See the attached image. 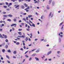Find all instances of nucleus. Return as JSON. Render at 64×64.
I'll return each mask as SVG.
<instances>
[{"instance_id":"obj_1","label":"nucleus","mask_w":64,"mask_h":64,"mask_svg":"<svg viewBox=\"0 0 64 64\" xmlns=\"http://www.w3.org/2000/svg\"><path fill=\"white\" fill-rule=\"evenodd\" d=\"M29 24L30 26H33L34 27H35V24H32V25L30 24V23H29Z\"/></svg>"},{"instance_id":"obj_2","label":"nucleus","mask_w":64,"mask_h":64,"mask_svg":"<svg viewBox=\"0 0 64 64\" xmlns=\"http://www.w3.org/2000/svg\"><path fill=\"white\" fill-rule=\"evenodd\" d=\"M2 35L3 36H4V38H5V39H6V38H7V36L6 35H5L4 34H2Z\"/></svg>"},{"instance_id":"obj_3","label":"nucleus","mask_w":64,"mask_h":64,"mask_svg":"<svg viewBox=\"0 0 64 64\" xmlns=\"http://www.w3.org/2000/svg\"><path fill=\"white\" fill-rule=\"evenodd\" d=\"M23 35H22V38H25V34L23 33Z\"/></svg>"},{"instance_id":"obj_4","label":"nucleus","mask_w":64,"mask_h":64,"mask_svg":"<svg viewBox=\"0 0 64 64\" xmlns=\"http://www.w3.org/2000/svg\"><path fill=\"white\" fill-rule=\"evenodd\" d=\"M51 51H50L49 52H48L47 54V55H49V54H50L51 53Z\"/></svg>"},{"instance_id":"obj_5","label":"nucleus","mask_w":64,"mask_h":64,"mask_svg":"<svg viewBox=\"0 0 64 64\" xmlns=\"http://www.w3.org/2000/svg\"><path fill=\"white\" fill-rule=\"evenodd\" d=\"M40 51V49L39 48L36 51V53H38Z\"/></svg>"},{"instance_id":"obj_6","label":"nucleus","mask_w":64,"mask_h":64,"mask_svg":"<svg viewBox=\"0 0 64 64\" xmlns=\"http://www.w3.org/2000/svg\"><path fill=\"white\" fill-rule=\"evenodd\" d=\"M14 6H16L15 8H17L18 7H19V5H18L17 6H16V5H15Z\"/></svg>"},{"instance_id":"obj_7","label":"nucleus","mask_w":64,"mask_h":64,"mask_svg":"<svg viewBox=\"0 0 64 64\" xmlns=\"http://www.w3.org/2000/svg\"><path fill=\"white\" fill-rule=\"evenodd\" d=\"M8 17H12V14H9L8 15Z\"/></svg>"},{"instance_id":"obj_8","label":"nucleus","mask_w":64,"mask_h":64,"mask_svg":"<svg viewBox=\"0 0 64 64\" xmlns=\"http://www.w3.org/2000/svg\"><path fill=\"white\" fill-rule=\"evenodd\" d=\"M58 35L59 36H60L62 38V37H63V35H60V33Z\"/></svg>"},{"instance_id":"obj_9","label":"nucleus","mask_w":64,"mask_h":64,"mask_svg":"<svg viewBox=\"0 0 64 64\" xmlns=\"http://www.w3.org/2000/svg\"><path fill=\"white\" fill-rule=\"evenodd\" d=\"M30 9V7L29 6H28V8H26L24 10H27V9Z\"/></svg>"},{"instance_id":"obj_10","label":"nucleus","mask_w":64,"mask_h":64,"mask_svg":"<svg viewBox=\"0 0 64 64\" xmlns=\"http://www.w3.org/2000/svg\"><path fill=\"white\" fill-rule=\"evenodd\" d=\"M13 53L14 54H16V53H17V52H16V50L14 51L13 52Z\"/></svg>"},{"instance_id":"obj_11","label":"nucleus","mask_w":64,"mask_h":64,"mask_svg":"<svg viewBox=\"0 0 64 64\" xmlns=\"http://www.w3.org/2000/svg\"><path fill=\"white\" fill-rule=\"evenodd\" d=\"M36 55V54L34 53L32 55H31V56H35Z\"/></svg>"},{"instance_id":"obj_12","label":"nucleus","mask_w":64,"mask_h":64,"mask_svg":"<svg viewBox=\"0 0 64 64\" xmlns=\"http://www.w3.org/2000/svg\"><path fill=\"white\" fill-rule=\"evenodd\" d=\"M3 16L4 17H7L8 16H7V15H4Z\"/></svg>"},{"instance_id":"obj_13","label":"nucleus","mask_w":64,"mask_h":64,"mask_svg":"<svg viewBox=\"0 0 64 64\" xmlns=\"http://www.w3.org/2000/svg\"><path fill=\"white\" fill-rule=\"evenodd\" d=\"M51 1H52V0H50L49 2V4H51Z\"/></svg>"},{"instance_id":"obj_14","label":"nucleus","mask_w":64,"mask_h":64,"mask_svg":"<svg viewBox=\"0 0 64 64\" xmlns=\"http://www.w3.org/2000/svg\"><path fill=\"white\" fill-rule=\"evenodd\" d=\"M21 8H22V9H24L25 7H24V6H21Z\"/></svg>"},{"instance_id":"obj_15","label":"nucleus","mask_w":64,"mask_h":64,"mask_svg":"<svg viewBox=\"0 0 64 64\" xmlns=\"http://www.w3.org/2000/svg\"><path fill=\"white\" fill-rule=\"evenodd\" d=\"M28 16L29 18H31V17H32V15H30Z\"/></svg>"},{"instance_id":"obj_16","label":"nucleus","mask_w":64,"mask_h":64,"mask_svg":"<svg viewBox=\"0 0 64 64\" xmlns=\"http://www.w3.org/2000/svg\"><path fill=\"white\" fill-rule=\"evenodd\" d=\"M35 59H36V61H38V60H39V59L38 58H37L36 57L35 58Z\"/></svg>"},{"instance_id":"obj_17","label":"nucleus","mask_w":64,"mask_h":64,"mask_svg":"<svg viewBox=\"0 0 64 64\" xmlns=\"http://www.w3.org/2000/svg\"><path fill=\"white\" fill-rule=\"evenodd\" d=\"M57 53L58 54H60V53H61V52H60V51H58L57 52Z\"/></svg>"},{"instance_id":"obj_18","label":"nucleus","mask_w":64,"mask_h":64,"mask_svg":"<svg viewBox=\"0 0 64 64\" xmlns=\"http://www.w3.org/2000/svg\"><path fill=\"white\" fill-rule=\"evenodd\" d=\"M8 52H9V53H11V51L10 50H8Z\"/></svg>"},{"instance_id":"obj_19","label":"nucleus","mask_w":64,"mask_h":64,"mask_svg":"<svg viewBox=\"0 0 64 64\" xmlns=\"http://www.w3.org/2000/svg\"><path fill=\"white\" fill-rule=\"evenodd\" d=\"M43 17H44V16H42L41 17V19H43Z\"/></svg>"},{"instance_id":"obj_20","label":"nucleus","mask_w":64,"mask_h":64,"mask_svg":"<svg viewBox=\"0 0 64 64\" xmlns=\"http://www.w3.org/2000/svg\"><path fill=\"white\" fill-rule=\"evenodd\" d=\"M52 14V12H50V14L49 15V17H50V16H51V14Z\"/></svg>"},{"instance_id":"obj_21","label":"nucleus","mask_w":64,"mask_h":64,"mask_svg":"<svg viewBox=\"0 0 64 64\" xmlns=\"http://www.w3.org/2000/svg\"><path fill=\"white\" fill-rule=\"evenodd\" d=\"M36 50V49H34L32 50H31L30 51H31V52H33L34 51H35V50Z\"/></svg>"},{"instance_id":"obj_22","label":"nucleus","mask_w":64,"mask_h":64,"mask_svg":"<svg viewBox=\"0 0 64 64\" xmlns=\"http://www.w3.org/2000/svg\"><path fill=\"white\" fill-rule=\"evenodd\" d=\"M2 51L3 53H4V52L5 51V50L4 49H3V50H2Z\"/></svg>"},{"instance_id":"obj_23","label":"nucleus","mask_w":64,"mask_h":64,"mask_svg":"<svg viewBox=\"0 0 64 64\" xmlns=\"http://www.w3.org/2000/svg\"><path fill=\"white\" fill-rule=\"evenodd\" d=\"M2 36H0V38H4V37L3 36H2Z\"/></svg>"},{"instance_id":"obj_24","label":"nucleus","mask_w":64,"mask_h":64,"mask_svg":"<svg viewBox=\"0 0 64 64\" xmlns=\"http://www.w3.org/2000/svg\"><path fill=\"white\" fill-rule=\"evenodd\" d=\"M7 21H9L10 22L11 21V20H10V19H8L7 20Z\"/></svg>"},{"instance_id":"obj_25","label":"nucleus","mask_w":64,"mask_h":64,"mask_svg":"<svg viewBox=\"0 0 64 64\" xmlns=\"http://www.w3.org/2000/svg\"><path fill=\"white\" fill-rule=\"evenodd\" d=\"M49 7V6H47V9H48H48H50V8L49 7Z\"/></svg>"},{"instance_id":"obj_26","label":"nucleus","mask_w":64,"mask_h":64,"mask_svg":"<svg viewBox=\"0 0 64 64\" xmlns=\"http://www.w3.org/2000/svg\"><path fill=\"white\" fill-rule=\"evenodd\" d=\"M3 6L4 7V8H6L7 7V6Z\"/></svg>"},{"instance_id":"obj_27","label":"nucleus","mask_w":64,"mask_h":64,"mask_svg":"<svg viewBox=\"0 0 64 64\" xmlns=\"http://www.w3.org/2000/svg\"><path fill=\"white\" fill-rule=\"evenodd\" d=\"M11 1H13V2H14L15 1H17V0H11Z\"/></svg>"},{"instance_id":"obj_28","label":"nucleus","mask_w":64,"mask_h":64,"mask_svg":"<svg viewBox=\"0 0 64 64\" xmlns=\"http://www.w3.org/2000/svg\"><path fill=\"white\" fill-rule=\"evenodd\" d=\"M25 40H26V41H27V40H28V38L27 37H26Z\"/></svg>"},{"instance_id":"obj_29","label":"nucleus","mask_w":64,"mask_h":64,"mask_svg":"<svg viewBox=\"0 0 64 64\" xmlns=\"http://www.w3.org/2000/svg\"><path fill=\"white\" fill-rule=\"evenodd\" d=\"M24 6H25V7H27V5L26 4H24Z\"/></svg>"},{"instance_id":"obj_30","label":"nucleus","mask_w":64,"mask_h":64,"mask_svg":"<svg viewBox=\"0 0 64 64\" xmlns=\"http://www.w3.org/2000/svg\"><path fill=\"white\" fill-rule=\"evenodd\" d=\"M14 21L16 22V21L17 20H16V18H14Z\"/></svg>"},{"instance_id":"obj_31","label":"nucleus","mask_w":64,"mask_h":64,"mask_svg":"<svg viewBox=\"0 0 64 64\" xmlns=\"http://www.w3.org/2000/svg\"><path fill=\"white\" fill-rule=\"evenodd\" d=\"M63 22H62L60 24L59 26H61V25H62V24H63Z\"/></svg>"},{"instance_id":"obj_32","label":"nucleus","mask_w":64,"mask_h":64,"mask_svg":"<svg viewBox=\"0 0 64 64\" xmlns=\"http://www.w3.org/2000/svg\"><path fill=\"white\" fill-rule=\"evenodd\" d=\"M22 29H19L18 31H22Z\"/></svg>"},{"instance_id":"obj_33","label":"nucleus","mask_w":64,"mask_h":64,"mask_svg":"<svg viewBox=\"0 0 64 64\" xmlns=\"http://www.w3.org/2000/svg\"><path fill=\"white\" fill-rule=\"evenodd\" d=\"M25 56L27 58L29 57V56H28V55H25Z\"/></svg>"},{"instance_id":"obj_34","label":"nucleus","mask_w":64,"mask_h":64,"mask_svg":"<svg viewBox=\"0 0 64 64\" xmlns=\"http://www.w3.org/2000/svg\"><path fill=\"white\" fill-rule=\"evenodd\" d=\"M22 14L23 15H26V13H24Z\"/></svg>"},{"instance_id":"obj_35","label":"nucleus","mask_w":64,"mask_h":64,"mask_svg":"<svg viewBox=\"0 0 64 64\" xmlns=\"http://www.w3.org/2000/svg\"><path fill=\"white\" fill-rule=\"evenodd\" d=\"M28 16L26 17V20H28Z\"/></svg>"},{"instance_id":"obj_36","label":"nucleus","mask_w":64,"mask_h":64,"mask_svg":"<svg viewBox=\"0 0 64 64\" xmlns=\"http://www.w3.org/2000/svg\"><path fill=\"white\" fill-rule=\"evenodd\" d=\"M6 48H8V45H6L5 46Z\"/></svg>"},{"instance_id":"obj_37","label":"nucleus","mask_w":64,"mask_h":64,"mask_svg":"<svg viewBox=\"0 0 64 64\" xmlns=\"http://www.w3.org/2000/svg\"><path fill=\"white\" fill-rule=\"evenodd\" d=\"M16 25H17V24H14V26L15 27H16Z\"/></svg>"},{"instance_id":"obj_38","label":"nucleus","mask_w":64,"mask_h":64,"mask_svg":"<svg viewBox=\"0 0 64 64\" xmlns=\"http://www.w3.org/2000/svg\"><path fill=\"white\" fill-rule=\"evenodd\" d=\"M14 26V24H12L11 25V26L12 27V26Z\"/></svg>"},{"instance_id":"obj_39","label":"nucleus","mask_w":64,"mask_h":64,"mask_svg":"<svg viewBox=\"0 0 64 64\" xmlns=\"http://www.w3.org/2000/svg\"><path fill=\"white\" fill-rule=\"evenodd\" d=\"M5 41L6 42H8V39H7L5 40Z\"/></svg>"},{"instance_id":"obj_40","label":"nucleus","mask_w":64,"mask_h":64,"mask_svg":"<svg viewBox=\"0 0 64 64\" xmlns=\"http://www.w3.org/2000/svg\"><path fill=\"white\" fill-rule=\"evenodd\" d=\"M29 22H30V23H32V24H33V22H31V20H29Z\"/></svg>"},{"instance_id":"obj_41","label":"nucleus","mask_w":64,"mask_h":64,"mask_svg":"<svg viewBox=\"0 0 64 64\" xmlns=\"http://www.w3.org/2000/svg\"><path fill=\"white\" fill-rule=\"evenodd\" d=\"M6 57L8 59H9V56L8 55L6 56Z\"/></svg>"},{"instance_id":"obj_42","label":"nucleus","mask_w":64,"mask_h":64,"mask_svg":"<svg viewBox=\"0 0 64 64\" xmlns=\"http://www.w3.org/2000/svg\"><path fill=\"white\" fill-rule=\"evenodd\" d=\"M19 42H17L16 43V44L17 45H19Z\"/></svg>"},{"instance_id":"obj_43","label":"nucleus","mask_w":64,"mask_h":64,"mask_svg":"<svg viewBox=\"0 0 64 64\" xmlns=\"http://www.w3.org/2000/svg\"><path fill=\"white\" fill-rule=\"evenodd\" d=\"M23 20H24V21H26V20L25 18H23Z\"/></svg>"},{"instance_id":"obj_44","label":"nucleus","mask_w":64,"mask_h":64,"mask_svg":"<svg viewBox=\"0 0 64 64\" xmlns=\"http://www.w3.org/2000/svg\"><path fill=\"white\" fill-rule=\"evenodd\" d=\"M39 3V2H38L37 1H36L34 2V3Z\"/></svg>"},{"instance_id":"obj_45","label":"nucleus","mask_w":64,"mask_h":64,"mask_svg":"<svg viewBox=\"0 0 64 64\" xmlns=\"http://www.w3.org/2000/svg\"><path fill=\"white\" fill-rule=\"evenodd\" d=\"M27 30L28 31H30V29L29 28H28L27 29Z\"/></svg>"},{"instance_id":"obj_46","label":"nucleus","mask_w":64,"mask_h":64,"mask_svg":"<svg viewBox=\"0 0 64 64\" xmlns=\"http://www.w3.org/2000/svg\"><path fill=\"white\" fill-rule=\"evenodd\" d=\"M7 62L8 63H10V62L8 60H7Z\"/></svg>"},{"instance_id":"obj_47","label":"nucleus","mask_w":64,"mask_h":64,"mask_svg":"<svg viewBox=\"0 0 64 64\" xmlns=\"http://www.w3.org/2000/svg\"><path fill=\"white\" fill-rule=\"evenodd\" d=\"M20 50L22 51H23V49L22 48H21Z\"/></svg>"},{"instance_id":"obj_48","label":"nucleus","mask_w":64,"mask_h":64,"mask_svg":"<svg viewBox=\"0 0 64 64\" xmlns=\"http://www.w3.org/2000/svg\"><path fill=\"white\" fill-rule=\"evenodd\" d=\"M28 26V25H27V24H26L25 25L26 27H27Z\"/></svg>"},{"instance_id":"obj_49","label":"nucleus","mask_w":64,"mask_h":64,"mask_svg":"<svg viewBox=\"0 0 64 64\" xmlns=\"http://www.w3.org/2000/svg\"><path fill=\"white\" fill-rule=\"evenodd\" d=\"M21 24L23 26L24 25V23H22Z\"/></svg>"},{"instance_id":"obj_50","label":"nucleus","mask_w":64,"mask_h":64,"mask_svg":"<svg viewBox=\"0 0 64 64\" xmlns=\"http://www.w3.org/2000/svg\"><path fill=\"white\" fill-rule=\"evenodd\" d=\"M37 40H38V39H35V41H36Z\"/></svg>"},{"instance_id":"obj_51","label":"nucleus","mask_w":64,"mask_h":64,"mask_svg":"<svg viewBox=\"0 0 64 64\" xmlns=\"http://www.w3.org/2000/svg\"><path fill=\"white\" fill-rule=\"evenodd\" d=\"M6 12H3V14H6Z\"/></svg>"},{"instance_id":"obj_52","label":"nucleus","mask_w":64,"mask_h":64,"mask_svg":"<svg viewBox=\"0 0 64 64\" xmlns=\"http://www.w3.org/2000/svg\"><path fill=\"white\" fill-rule=\"evenodd\" d=\"M2 22H3V21H2V20H1L0 21V23H2Z\"/></svg>"},{"instance_id":"obj_53","label":"nucleus","mask_w":64,"mask_h":64,"mask_svg":"<svg viewBox=\"0 0 64 64\" xmlns=\"http://www.w3.org/2000/svg\"><path fill=\"white\" fill-rule=\"evenodd\" d=\"M6 5H8V2H6Z\"/></svg>"},{"instance_id":"obj_54","label":"nucleus","mask_w":64,"mask_h":64,"mask_svg":"<svg viewBox=\"0 0 64 64\" xmlns=\"http://www.w3.org/2000/svg\"><path fill=\"white\" fill-rule=\"evenodd\" d=\"M12 29L13 31H14V30H15V29H14V28H12Z\"/></svg>"},{"instance_id":"obj_55","label":"nucleus","mask_w":64,"mask_h":64,"mask_svg":"<svg viewBox=\"0 0 64 64\" xmlns=\"http://www.w3.org/2000/svg\"><path fill=\"white\" fill-rule=\"evenodd\" d=\"M30 20H33V18H30Z\"/></svg>"},{"instance_id":"obj_56","label":"nucleus","mask_w":64,"mask_h":64,"mask_svg":"<svg viewBox=\"0 0 64 64\" xmlns=\"http://www.w3.org/2000/svg\"><path fill=\"white\" fill-rule=\"evenodd\" d=\"M18 34H21V32H18Z\"/></svg>"},{"instance_id":"obj_57","label":"nucleus","mask_w":64,"mask_h":64,"mask_svg":"<svg viewBox=\"0 0 64 64\" xmlns=\"http://www.w3.org/2000/svg\"><path fill=\"white\" fill-rule=\"evenodd\" d=\"M23 45H24H24H25V44L24 42H23Z\"/></svg>"},{"instance_id":"obj_58","label":"nucleus","mask_w":64,"mask_h":64,"mask_svg":"<svg viewBox=\"0 0 64 64\" xmlns=\"http://www.w3.org/2000/svg\"><path fill=\"white\" fill-rule=\"evenodd\" d=\"M0 58L1 60H3V58L2 57H1Z\"/></svg>"},{"instance_id":"obj_59","label":"nucleus","mask_w":64,"mask_h":64,"mask_svg":"<svg viewBox=\"0 0 64 64\" xmlns=\"http://www.w3.org/2000/svg\"><path fill=\"white\" fill-rule=\"evenodd\" d=\"M12 3H10L9 4L10 5H12Z\"/></svg>"},{"instance_id":"obj_60","label":"nucleus","mask_w":64,"mask_h":64,"mask_svg":"<svg viewBox=\"0 0 64 64\" xmlns=\"http://www.w3.org/2000/svg\"><path fill=\"white\" fill-rule=\"evenodd\" d=\"M51 60H52L51 59H48V60L49 61H51Z\"/></svg>"},{"instance_id":"obj_61","label":"nucleus","mask_w":64,"mask_h":64,"mask_svg":"<svg viewBox=\"0 0 64 64\" xmlns=\"http://www.w3.org/2000/svg\"><path fill=\"white\" fill-rule=\"evenodd\" d=\"M13 57L14 58H16V56H14Z\"/></svg>"},{"instance_id":"obj_62","label":"nucleus","mask_w":64,"mask_h":64,"mask_svg":"<svg viewBox=\"0 0 64 64\" xmlns=\"http://www.w3.org/2000/svg\"><path fill=\"white\" fill-rule=\"evenodd\" d=\"M0 30L1 31H2V29H0Z\"/></svg>"},{"instance_id":"obj_63","label":"nucleus","mask_w":64,"mask_h":64,"mask_svg":"<svg viewBox=\"0 0 64 64\" xmlns=\"http://www.w3.org/2000/svg\"><path fill=\"white\" fill-rule=\"evenodd\" d=\"M28 52V51H26L25 53V54H26V53H27V52Z\"/></svg>"},{"instance_id":"obj_64","label":"nucleus","mask_w":64,"mask_h":64,"mask_svg":"<svg viewBox=\"0 0 64 64\" xmlns=\"http://www.w3.org/2000/svg\"><path fill=\"white\" fill-rule=\"evenodd\" d=\"M60 34H63V32H60Z\"/></svg>"}]
</instances>
